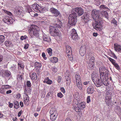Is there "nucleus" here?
<instances>
[{"mask_svg":"<svg viewBox=\"0 0 121 121\" xmlns=\"http://www.w3.org/2000/svg\"><path fill=\"white\" fill-rule=\"evenodd\" d=\"M58 60V59L56 57H53L51 58V62L53 63L57 62Z\"/></svg>","mask_w":121,"mask_h":121,"instance_id":"2f4dec72","label":"nucleus"},{"mask_svg":"<svg viewBox=\"0 0 121 121\" xmlns=\"http://www.w3.org/2000/svg\"><path fill=\"white\" fill-rule=\"evenodd\" d=\"M77 86V87L80 90H81L82 89V86L81 83V82H76Z\"/></svg>","mask_w":121,"mask_h":121,"instance_id":"473e14b6","label":"nucleus"},{"mask_svg":"<svg viewBox=\"0 0 121 121\" xmlns=\"http://www.w3.org/2000/svg\"><path fill=\"white\" fill-rule=\"evenodd\" d=\"M58 24H57V27H58L59 28H61L62 26V23L60 21H59L58 23Z\"/></svg>","mask_w":121,"mask_h":121,"instance_id":"09e8293b","label":"nucleus"},{"mask_svg":"<svg viewBox=\"0 0 121 121\" xmlns=\"http://www.w3.org/2000/svg\"><path fill=\"white\" fill-rule=\"evenodd\" d=\"M5 37L3 35H0V44L2 43L4 41Z\"/></svg>","mask_w":121,"mask_h":121,"instance_id":"a19ab883","label":"nucleus"},{"mask_svg":"<svg viewBox=\"0 0 121 121\" xmlns=\"http://www.w3.org/2000/svg\"><path fill=\"white\" fill-rule=\"evenodd\" d=\"M30 76L32 81H35L37 79V75L35 73L33 72L32 73L30 74Z\"/></svg>","mask_w":121,"mask_h":121,"instance_id":"f3484780","label":"nucleus"},{"mask_svg":"<svg viewBox=\"0 0 121 121\" xmlns=\"http://www.w3.org/2000/svg\"><path fill=\"white\" fill-rule=\"evenodd\" d=\"M107 58L111 62L113 65L115 67V68L117 70L119 71L121 70L120 67L118 64L116 62V61L113 59L111 57H108Z\"/></svg>","mask_w":121,"mask_h":121,"instance_id":"1a4fd4ad","label":"nucleus"},{"mask_svg":"<svg viewBox=\"0 0 121 121\" xmlns=\"http://www.w3.org/2000/svg\"><path fill=\"white\" fill-rule=\"evenodd\" d=\"M70 32L71 35H73L74 34H77L76 31V30L74 29H72L70 31Z\"/></svg>","mask_w":121,"mask_h":121,"instance_id":"de8ad7c7","label":"nucleus"},{"mask_svg":"<svg viewBox=\"0 0 121 121\" xmlns=\"http://www.w3.org/2000/svg\"><path fill=\"white\" fill-rule=\"evenodd\" d=\"M10 86L8 85H3V87L6 89L10 88Z\"/></svg>","mask_w":121,"mask_h":121,"instance_id":"680f3d73","label":"nucleus"},{"mask_svg":"<svg viewBox=\"0 0 121 121\" xmlns=\"http://www.w3.org/2000/svg\"><path fill=\"white\" fill-rule=\"evenodd\" d=\"M58 115H50V119L52 121H55Z\"/></svg>","mask_w":121,"mask_h":121,"instance_id":"7c9ffc66","label":"nucleus"},{"mask_svg":"<svg viewBox=\"0 0 121 121\" xmlns=\"http://www.w3.org/2000/svg\"><path fill=\"white\" fill-rule=\"evenodd\" d=\"M105 71H103V74H102V75H103V77L104 78V79H105V78L106 77L108 76L109 73V71H108V72L107 74V75L105 74Z\"/></svg>","mask_w":121,"mask_h":121,"instance_id":"3c124183","label":"nucleus"},{"mask_svg":"<svg viewBox=\"0 0 121 121\" xmlns=\"http://www.w3.org/2000/svg\"><path fill=\"white\" fill-rule=\"evenodd\" d=\"M6 91V89L2 87L0 88V93L2 94H4L5 93Z\"/></svg>","mask_w":121,"mask_h":121,"instance_id":"ea45409f","label":"nucleus"},{"mask_svg":"<svg viewBox=\"0 0 121 121\" xmlns=\"http://www.w3.org/2000/svg\"><path fill=\"white\" fill-rule=\"evenodd\" d=\"M79 100V99H73V104L74 106H78V104Z\"/></svg>","mask_w":121,"mask_h":121,"instance_id":"cd10ccee","label":"nucleus"},{"mask_svg":"<svg viewBox=\"0 0 121 121\" xmlns=\"http://www.w3.org/2000/svg\"><path fill=\"white\" fill-rule=\"evenodd\" d=\"M47 51L49 56H51L52 55V49L51 48H48L47 49Z\"/></svg>","mask_w":121,"mask_h":121,"instance_id":"c9c22d12","label":"nucleus"},{"mask_svg":"<svg viewBox=\"0 0 121 121\" xmlns=\"http://www.w3.org/2000/svg\"><path fill=\"white\" fill-rule=\"evenodd\" d=\"M49 30L50 33L52 36H60V31L57 28L53 26H51Z\"/></svg>","mask_w":121,"mask_h":121,"instance_id":"20e7f679","label":"nucleus"},{"mask_svg":"<svg viewBox=\"0 0 121 121\" xmlns=\"http://www.w3.org/2000/svg\"><path fill=\"white\" fill-rule=\"evenodd\" d=\"M39 28L38 26L35 25H32L28 29L29 33L33 34L37 37L39 36Z\"/></svg>","mask_w":121,"mask_h":121,"instance_id":"7ed1b4c3","label":"nucleus"},{"mask_svg":"<svg viewBox=\"0 0 121 121\" xmlns=\"http://www.w3.org/2000/svg\"><path fill=\"white\" fill-rule=\"evenodd\" d=\"M77 15L75 12L72 13L68 17V23L71 26H75L77 21Z\"/></svg>","mask_w":121,"mask_h":121,"instance_id":"f03ea898","label":"nucleus"},{"mask_svg":"<svg viewBox=\"0 0 121 121\" xmlns=\"http://www.w3.org/2000/svg\"><path fill=\"white\" fill-rule=\"evenodd\" d=\"M74 99H79V93L78 92H76L73 95Z\"/></svg>","mask_w":121,"mask_h":121,"instance_id":"58836bf2","label":"nucleus"},{"mask_svg":"<svg viewBox=\"0 0 121 121\" xmlns=\"http://www.w3.org/2000/svg\"><path fill=\"white\" fill-rule=\"evenodd\" d=\"M50 12L52 13L53 16L57 17L60 14V12L58 10L54 8H52L49 9Z\"/></svg>","mask_w":121,"mask_h":121,"instance_id":"9b49d317","label":"nucleus"},{"mask_svg":"<svg viewBox=\"0 0 121 121\" xmlns=\"http://www.w3.org/2000/svg\"><path fill=\"white\" fill-rule=\"evenodd\" d=\"M3 11L6 13L8 15L12 17L13 15L12 13L4 9L3 10Z\"/></svg>","mask_w":121,"mask_h":121,"instance_id":"37998d69","label":"nucleus"},{"mask_svg":"<svg viewBox=\"0 0 121 121\" xmlns=\"http://www.w3.org/2000/svg\"><path fill=\"white\" fill-rule=\"evenodd\" d=\"M24 104L26 105H28V103L30 102L29 97L28 95H26L24 97Z\"/></svg>","mask_w":121,"mask_h":121,"instance_id":"6ab92c4d","label":"nucleus"},{"mask_svg":"<svg viewBox=\"0 0 121 121\" xmlns=\"http://www.w3.org/2000/svg\"><path fill=\"white\" fill-rule=\"evenodd\" d=\"M101 14L103 16L107 18H108V14L106 11H102L101 13Z\"/></svg>","mask_w":121,"mask_h":121,"instance_id":"c85d7f7f","label":"nucleus"},{"mask_svg":"<svg viewBox=\"0 0 121 121\" xmlns=\"http://www.w3.org/2000/svg\"><path fill=\"white\" fill-rule=\"evenodd\" d=\"M26 85L28 87H30L31 86V84L30 81H27L26 83Z\"/></svg>","mask_w":121,"mask_h":121,"instance_id":"13d9d810","label":"nucleus"},{"mask_svg":"<svg viewBox=\"0 0 121 121\" xmlns=\"http://www.w3.org/2000/svg\"><path fill=\"white\" fill-rule=\"evenodd\" d=\"M69 60L72 61L73 59V57L72 56V54H68L67 55Z\"/></svg>","mask_w":121,"mask_h":121,"instance_id":"603ef678","label":"nucleus"},{"mask_svg":"<svg viewBox=\"0 0 121 121\" xmlns=\"http://www.w3.org/2000/svg\"><path fill=\"white\" fill-rule=\"evenodd\" d=\"M74 11L75 12L76 14H77L79 16H81L84 12V9L81 7L75 8L74 9Z\"/></svg>","mask_w":121,"mask_h":121,"instance_id":"9d476101","label":"nucleus"},{"mask_svg":"<svg viewBox=\"0 0 121 121\" xmlns=\"http://www.w3.org/2000/svg\"><path fill=\"white\" fill-rule=\"evenodd\" d=\"M11 69L14 71H15L17 69L16 66V65H13L11 67Z\"/></svg>","mask_w":121,"mask_h":121,"instance_id":"8fccbe9b","label":"nucleus"},{"mask_svg":"<svg viewBox=\"0 0 121 121\" xmlns=\"http://www.w3.org/2000/svg\"><path fill=\"white\" fill-rule=\"evenodd\" d=\"M13 20L12 17L7 16H5L3 19L4 22L9 25L13 23Z\"/></svg>","mask_w":121,"mask_h":121,"instance_id":"f8f14e48","label":"nucleus"},{"mask_svg":"<svg viewBox=\"0 0 121 121\" xmlns=\"http://www.w3.org/2000/svg\"><path fill=\"white\" fill-rule=\"evenodd\" d=\"M99 8L101 9L107 10L108 9V8L107 7L106 5L103 4L101 5L100 6Z\"/></svg>","mask_w":121,"mask_h":121,"instance_id":"4c0bfd02","label":"nucleus"},{"mask_svg":"<svg viewBox=\"0 0 121 121\" xmlns=\"http://www.w3.org/2000/svg\"><path fill=\"white\" fill-rule=\"evenodd\" d=\"M100 13L99 11L96 9H93L92 11L91 16L93 19L95 20L98 21L100 20L99 14Z\"/></svg>","mask_w":121,"mask_h":121,"instance_id":"39448f33","label":"nucleus"},{"mask_svg":"<svg viewBox=\"0 0 121 121\" xmlns=\"http://www.w3.org/2000/svg\"><path fill=\"white\" fill-rule=\"evenodd\" d=\"M105 71L106 72L105 74L107 75V74L108 72V69L104 67H100L99 68V72L100 74V78L102 80H103L104 78L103 77V71Z\"/></svg>","mask_w":121,"mask_h":121,"instance_id":"6e6552de","label":"nucleus"},{"mask_svg":"<svg viewBox=\"0 0 121 121\" xmlns=\"http://www.w3.org/2000/svg\"><path fill=\"white\" fill-rule=\"evenodd\" d=\"M43 39L45 41L48 42L51 41L50 37H47V36L43 35Z\"/></svg>","mask_w":121,"mask_h":121,"instance_id":"72a5a7b5","label":"nucleus"},{"mask_svg":"<svg viewBox=\"0 0 121 121\" xmlns=\"http://www.w3.org/2000/svg\"><path fill=\"white\" fill-rule=\"evenodd\" d=\"M93 26L96 30L101 31L103 29L102 22H100V20L99 21L95 20V23L92 24Z\"/></svg>","mask_w":121,"mask_h":121,"instance_id":"423d86ee","label":"nucleus"},{"mask_svg":"<svg viewBox=\"0 0 121 121\" xmlns=\"http://www.w3.org/2000/svg\"><path fill=\"white\" fill-rule=\"evenodd\" d=\"M57 96L58 97H59L60 98H62L63 96V94L60 92L58 93L57 94Z\"/></svg>","mask_w":121,"mask_h":121,"instance_id":"5fc2aeb1","label":"nucleus"},{"mask_svg":"<svg viewBox=\"0 0 121 121\" xmlns=\"http://www.w3.org/2000/svg\"><path fill=\"white\" fill-rule=\"evenodd\" d=\"M65 74V75L66 81L69 84L71 82V76L69 74L68 70H67L66 71Z\"/></svg>","mask_w":121,"mask_h":121,"instance_id":"2eb2a0df","label":"nucleus"},{"mask_svg":"<svg viewBox=\"0 0 121 121\" xmlns=\"http://www.w3.org/2000/svg\"><path fill=\"white\" fill-rule=\"evenodd\" d=\"M52 71L55 73H56L57 71V68H56L55 67H53L52 68Z\"/></svg>","mask_w":121,"mask_h":121,"instance_id":"6e6d98bb","label":"nucleus"},{"mask_svg":"<svg viewBox=\"0 0 121 121\" xmlns=\"http://www.w3.org/2000/svg\"><path fill=\"white\" fill-rule=\"evenodd\" d=\"M44 83H46L47 84L50 85L52 83V81L51 80L49 79L48 77H47L45 78L44 80L43 81Z\"/></svg>","mask_w":121,"mask_h":121,"instance_id":"a878e982","label":"nucleus"},{"mask_svg":"<svg viewBox=\"0 0 121 121\" xmlns=\"http://www.w3.org/2000/svg\"><path fill=\"white\" fill-rule=\"evenodd\" d=\"M75 79L76 81V82H80L81 81V78L78 74H76L75 75Z\"/></svg>","mask_w":121,"mask_h":121,"instance_id":"bb28decb","label":"nucleus"},{"mask_svg":"<svg viewBox=\"0 0 121 121\" xmlns=\"http://www.w3.org/2000/svg\"><path fill=\"white\" fill-rule=\"evenodd\" d=\"M61 80V77L60 76H59L58 77L57 81L58 83L60 82Z\"/></svg>","mask_w":121,"mask_h":121,"instance_id":"69168bd1","label":"nucleus"},{"mask_svg":"<svg viewBox=\"0 0 121 121\" xmlns=\"http://www.w3.org/2000/svg\"><path fill=\"white\" fill-rule=\"evenodd\" d=\"M111 22L112 23L114 24L115 26H117V21L115 20L114 18L112 19V20L111 21Z\"/></svg>","mask_w":121,"mask_h":121,"instance_id":"49530a36","label":"nucleus"},{"mask_svg":"<svg viewBox=\"0 0 121 121\" xmlns=\"http://www.w3.org/2000/svg\"><path fill=\"white\" fill-rule=\"evenodd\" d=\"M82 18L85 23H86L89 21V15L87 13H85L84 15L82 17Z\"/></svg>","mask_w":121,"mask_h":121,"instance_id":"aec40b11","label":"nucleus"},{"mask_svg":"<svg viewBox=\"0 0 121 121\" xmlns=\"http://www.w3.org/2000/svg\"><path fill=\"white\" fill-rule=\"evenodd\" d=\"M32 8L35 12L39 13L40 12L41 7L37 4H34L32 5Z\"/></svg>","mask_w":121,"mask_h":121,"instance_id":"ddd939ff","label":"nucleus"},{"mask_svg":"<svg viewBox=\"0 0 121 121\" xmlns=\"http://www.w3.org/2000/svg\"><path fill=\"white\" fill-rule=\"evenodd\" d=\"M94 91V88L92 86H90L87 87V92L88 94H92Z\"/></svg>","mask_w":121,"mask_h":121,"instance_id":"a211bd4d","label":"nucleus"},{"mask_svg":"<svg viewBox=\"0 0 121 121\" xmlns=\"http://www.w3.org/2000/svg\"><path fill=\"white\" fill-rule=\"evenodd\" d=\"M14 108L16 109L18 108L19 107L18 102L17 101L15 100L14 101Z\"/></svg>","mask_w":121,"mask_h":121,"instance_id":"f704fd0d","label":"nucleus"},{"mask_svg":"<svg viewBox=\"0 0 121 121\" xmlns=\"http://www.w3.org/2000/svg\"><path fill=\"white\" fill-rule=\"evenodd\" d=\"M78 106L80 108H84L85 107V103L83 102H82L79 104Z\"/></svg>","mask_w":121,"mask_h":121,"instance_id":"e433bc0d","label":"nucleus"},{"mask_svg":"<svg viewBox=\"0 0 121 121\" xmlns=\"http://www.w3.org/2000/svg\"><path fill=\"white\" fill-rule=\"evenodd\" d=\"M91 78L95 86L97 87H99L102 86L103 84L106 86L108 85L109 84V82L107 81L106 79H103L102 80H100L99 77L97 75V74H91Z\"/></svg>","mask_w":121,"mask_h":121,"instance_id":"f257e3e1","label":"nucleus"},{"mask_svg":"<svg viewBox=\"0 0 121 121\" xmlns=\"http://www.w3.org/2000/svg\"><path fill=\"white\" fill-rule=\"evenodd\" d=\"M18 67L20 68V69H21L22 70L23 69L24 66L23 63H18Z\"/></svg>","mask_w":121,"mask_h":121,"instance_id":"c03bdc74","label":"nucleus"},{"mask_svg":"<svg viewBox=\"0 0 121 121\" xmlns=\"http://www.w3.org/2000/svg\"><path fill=\"white\" fill-rule=\"evenodd\" d=\"M27 37V36L26 35H25L23 36H22L21 37L20 39L22 40H23L24 39H26Z\"/></svg>","mask_w":121,"mask_h":121,"instance_id":"338daca9","label":"nucleus"},{"mask_svg":"<svg viewBox=\"0 0 121 121\" xmlns=\"http://www.w3.org/2000/svg\"><path fill=\"white\" fill-rule=\"evenodd\" d=\"M86 50L85 48L82 47H81L79 51L80 55L82 56H84L86 53Z\"/></svg>","mask_w":121,"mask_h":121,"instance_id":"412c9836","label":"nucleus"},{"mask_svg":"<svg viewBox=\"0 0 121 121\" xmlns=\"http://www.w3.org/2000/svg\"><path fill=\"white\" fill-rule=\"evenodd\" d=\"M34 65L35 68L37 69L38 70H39V69L42 66V65L41 63L37 62L35 63Z\"/></svg>","mask_w":121,"mask_h":121,"instance_id":"5701e85b","label":"nucleus"},{"mask_svg":"<svg viewBox=\"0 0 121 121\" xmlns=\"http://www.w3.org/2000/svg\"><path fill=\"white\" fill-rule=\"evenodd\" d=\"M87 103H89L91 101L90 96H88L86 98Z\"/></svg>","mask_w":121,"mask_h":121,"instance_id":"4d7b16f0","label":"nucleus"},{"mask_svg":"<svg viewBox=\"0 0 121 121\" xmlns=\"http://www.w3.org/2000/svg\"><path fill=\"white\" fill-rule=\"evenodd\" d=\"M66 53L67 55L68 54H72V50L71 48L69 46H67L66 47Z\"/></svg>","mask_w":121,"mask_h":121,"instance_id":"393cba45","label":"nucleus"},{"mask_svg":"<svg viewBox=\"0 0 121 121\" xmlns=\"http://www.w3.org/2000/svg\"><path fill=\"white\" fill-rule=\"evenodd\" d=\"M42 56L43 58L44 59L46 60L47 59V58L46 57V56L45 53L44 52H42Z\"/></svg>","mask_w":121,"mask_h":121,"instance_id":"052dcab7","label":"nucleus"},{"mask_svg":"<svg viewBox=\"0 0 121 121\" xmlns=\"http://www.w3.org/2000/svg\"><path fill=\"white\" fill-rule=\"evenodd\" d=\"M74 109L77 112H79V110H80L79 107L78 106L75 107Z\"/></svg>","mask_w":121,"mask_h":121,"instance_id":"bf43d9fd","label":"nucleus"},{"mask_svg":"<svg viewBox=\"0 0 121 121\" xmlns=\"http://www.w3.org/2000/svg\"><path fill=\"white\" fill-rule=\"evenodd\" d=\"M52 93L51 92H49L48 93V94L47 95V96L48 97V98L49 97H51V96H52Z\"/></svg>","mask_w":121,"mask_h":121,"instance_id":"e2e57ef3","label":"nucleus"},{"mask_svg":"<svg viewBox=\"0 0 121 121\" xmlns=\"http://www.w3.org/2000/svg\"><path fill=\"white\" fill-rule=\"evenodd\" d=\"M15 11L16 12L17 15H19L20 14H21V12L18 9H16Z\"/></svg>","mask_w":121,"mask_h":121,"instance_id":"864d4df0","label":"nucleus"},{"mask_svg":"<svg viewBox=\"0 0 121 121\" xmlns=\"http://www.w3.org/2000/svg\"><path fill=\"white\" fill-rule=\"evenodd\" d=\"M114 48L115 51L121 53V46L117 43L114 45Z\"/></svg>","mask_w":121,"mask_h":121,"instance_id":"dca6fc26","label":"nucleus"},{"mask_svg":"<svg viewBox=\"0 0 121 121\" xmlns=\"http://www.w3.org/2000/svg\"><path fill=\"white\" fill-rule=\"evenodd\" d=\"M5 72L6 74L8 75V76H9L10 75L11 73L10 71H8V70H6Z\"/></svg>","mask_w":121,"mask_h":121,"instance_id":"774afa93","label":"nucleus"},{"mask_svg":"<svg viewBox=\"0 0 121 121\" xmlns=\"http://www.w3.org/2000/svg\"><path fill=\"white\" fill-rule=\"evenodd\" d=\"M95 58L94 56H92L90 59L88 63L90 65L89 68L91 69H92L94 68V66L95 65Z\"/></svg>","mask_w":121,"mask_h":121,"instance_id":"4468645a","label":"nucleus"},{"mask_svg":"<svg viewBox=\"0 0 121 121\" xmlns=\"http://www.w3.org/2000/svg\"><path fill=\"white\" fill-rule=\"evenodd\" d=\"M4 43L5 46L8 47L11 46L12 43L10 41H6Z\"/></svg>","mask_w":121,"mask_h":121,"instance_id":"a18cd8bd","label":"nucleus"},{"mask_svg":"<svg viewBox=\"0 0 121 121\" xmlns=\"http://www.w3.org/2000/svg\"><path fill=\"white\" fill-rule=\"evenodd\" d=\"M105 102L106 104L108 106H109L112 102V95L108 92H106V94Z\"/></svg>","mask_w":121,"mask_h":121,"instance_id":"0eeeda50","label":"nucleus"},{"mask_svg":"<svg viewBox=\"0 0 121 121\" xmlns=\"http://www.w3.org/2000/svg\"><path fill=\"white\" fill-rule=\"evenodd\" d=\"M31 90L28 87H26L24 90V94L26 95H29L31 94Z\"/></svg>","mask_w":121,"mask_h":121,"instance_id":"4be33fe9","label":"nucleus"},{"mask_svg":"<svg viewBox=\"0 0 121 121\" xmlns=\"http://www.w3.org/2000/svg\"><path fill=\"white\" fill-rule=\"evenodd\" d=\"M49 113L50 115H58L57 111L54 108H52L51 109Z\"/></svg>","mask_w":121,"mask_h":121,"instance_id":"b1692460","label":"nucleus"},{"mask_svg":"<svg viewBox=\"0 0 121 121\" xmlns=\"http://www.w3.org/2000/svg\"><path fill=\"white\" fill-rule=\"evenodd\" d=\"M23 73H21V72H19L18 73V74L17 75V77L18 79H19V80H21L23 78Z\"/></svg>","mask_w":121,"mask_h":121,"instance_id":"c756f323","label":"nucleus"},{"mask_svg":"<svg viewBox=\"0 0 121 121\" xmlns=\"http://www.w3.org/2000/svg\"><path fill=\"white\" fill-rule=\"evenodd\" d=\"M115 109L118 110V112H120L121 110L120 107L118 106H117L116 107Z\"/></svg>","mask_w":121,"mask_h":121,"instance_id":"0e129e2a","label":"nucleus"},{"mask_svg":"<svg viewBox=\"0 0 121 121\" xmlns=\"http://www.w3.org/2000/svg\"><path fill=\"white\" fill-rule=\"evenodd\" d=\"M72 39H77L78 38V35L77 34H74L73 35H71Z\"/></svg>","mask_w":121,"mask_h":121,"instance_id":"79ce46f5","label":"nucleus"}]
</instances>
